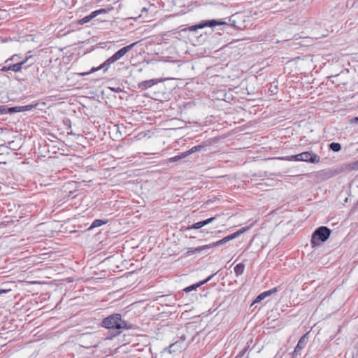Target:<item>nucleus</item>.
I'll return each instance as SVG.
<instances>
[{"mask_svg":"<svg viewBox=\"0 0 358 358\" xmlns=\"http://www.w3.org/2000/svg\"><path fill=\"white\" fill-rule=\"evenodd\" d=\"M236 358H238V357H236Z\"/></svg>","mask_w":358,"mask_h":358,"instance_id":"nucleus-36","label":"nucleus"},{"mask_svg":"<svg viewBox=\"0 0 358 358\" xmlns=\"http://www.w3.org/2000/svg\"><path fill=\"white\" fill-rule=\"evenodd\" d=\"M96 16L94 13V12H92L91 14H90L89 15H87L85 16V17L82 18L80 20V24H85V23H87V22H89L91 20H92L93 18H94Z\"/></svg>","mask_w":358,"mask_h":358,"instance_id":"nucleus-15","label":"nucleus"},{"mask_svg":"<svg viewBox=\"0 0 358 358\" xmlns=\"http://www.w3.org/2000/svg\"><path fill=\"white\" fill-rule=\"evenodd\" d=\"M331 231L327 227H320L313 234L311 243L313 247L320 245L326 241L330 236Z\"/></svg>","mask_w":358,"mask_h":358,"instance_id":"nucleus-3","label":"nucleus"},{"mask_svg":"<svg viewBox=\"0 0 358 358\" xmlns=\"http://www.w3.org/2000/svg\"><path fill=\"white\" fill-rule=\"evenodd\" d=\"M210 248H211V246L210 244H208V245H205L200 246L198 248H195L194 251H195V252H200L203 250H205L206 249H210Z\"/></svg>","mask_w":358,"mask_h":358,"instance_id":"nucleus-21","label":"nucleus"},{"mask_svg":"<svg viewBox=\"0 0 358 358\" xmlns=\"http://www.w3.org/2000/svg\"><path fill=\"white\" fill-rule=\"evenodd\" d=\"M184 349H185V344L184 341H176L169 345L168 350L164 348V350L161 352V354H164L166 352L171 354L172 352H176L177 351L181 352Z\"/></svg>","mask_w":358,"mask_h":358,"instance_id":"nucleus-6","label":"nucleus"},{"mask_svg":"<svg viewBox=\"0 0 358 358\" xmlns=\"http://www.w3.org/2000/svg\"><path fill=\"white\" fill-rule=\"evenodd\" d=\"M106 12L107 11L106 9L101 8V9L94 11V13L95 16L96 17L98 15L101 14V13H106Z\"/></svg>","mask_w":358,"mask_h":358,"instance_id":"nucleus-26","label":"nucleus"},{"mask_svg":"<svg viewBox=\"0 0 358 358\" xmlns=\"http://www.w3.org/2000/svg\"><path fill=\"white\" fill-rule=\"evenodd\" d=\"M194 253H196V252L194 251V248H190L188 249L187 254L191 255V254H194Z\"/></svg>","mask_w":358,"mask_h":358,"instance_id":"nucleus-29","label":"nucleus"},{"mask_svg":"<svg viewBox=\"0 0 358 358\" xmlns=\"http://www.w3.org/2000/svg\"><path fill=\"white\" fill-rule=\"evenodd\" d=\"M348 169L358 170V160L347 165Z\"/></svg>","mask_w":358,"mask_h":358,"instance_id":"nucleus-20","label":"nucleus"},{"mask_svg":"<svg viewBox=\"0 0 358 358\" xmlns=\"http://www.w3.org/2000/svg\"><path fill=\"white\" fill-rule=\"evenodd\" d=\"M250 229V227H243L241 229L238 230L235 233H233V235L234 236L235 238H237L239 235L242 234L245 231H248Z\"/></svg>","mask_w":358,"mask_h":358,"instance_id":"nucleus-19","label":"nucleus"},{"mask_svg":"<svg viewBox=\"0 0 358 358\" xmlns=\"http://www.w3.org/2000/svg\"><path fill=\"white\" fill-rule=\"evenodd\" d=\"M226 24L227 23L225 22H223L222 20H211L203 21L198 24L191 26L188 28V29L190 31H196L199 29H203L206 27H213L216 25H221V24Z\"/></svg>","mask_w":358,"mask_h":358,"instance_id":"nucleus-5","label":"nucleus"},{"mask_svg":"<svg viewBox=\"0 0 358 358\" xmlns=\"http://www.w3.org/2000/svg\"><path fill=\"white\" fill-rule=\"evenodd\" d=\"M166 296L164 295L158 296V304H162L165 302Z\"/></svg>","mask_w":358,"mask_h":358,"instance_id":"nucleus-24","label":"nucleus"},{"mask_svg":"<svg viewBox=\"0 0 358 358\" xmlns=\"http://www.w3.org/2000/svg\"><path fill=\"white\" fill-rule=\"evenodd\" d=\"M32 57V56H29V57H26V59L24 60H23L22 62H18L17 64H13V65H10L8 66V69H10V71H15V72H18L20 71H21L22 68V66L27 62V61L31 59Z\"/></svg>","mask_w":358,"mask_h":358,"instance_id":"nucleus-10","label":"nucleus"},{"mask_svg":"<svg viewBox=\"0 0 358 358\" xmlns=\"http://www.w3.org/2000/svg\"><path fill=\"white\" fill-rule=\"evenodd\" d=\"M244 268H245V266L243 264H242V263L238 264L234 267V272H235L236 275H241L244 271Z\"/></svg>","mask_w":358,"mask_h":358,"instance_id":"nucleus-13","label":"nucleus"},{"mask_svg":"<svg viewBox=\"0 0 358 358\" xmlns=\"http://www.w3.org/2000/svg\"><path fill=\"white\" fill-rule=\"evenodd\" d=\"M164 88H165L164 82L158 80V90H162V98L158 97V101H164L169 100L170 99L171 88H169V90H166V91H164Z\"/></svg>","mask_w":358,"mask_h":358,"instance_id":"nucleus-7","label":"nucleus"},{"mask_svg":"<svg viewBox=\"0 0 358 358\" xmlns=\"http://www.w3.org/2000/svg\"><path fill=\"white\" fill-rule=\"evenodd\" d=\"M34 108L33 105H27L24 106H21L18 108V110H17V108H10L9 110L10 111H26L29 110Z\"/></svg>","mask_w":358,"mask_h":358,"instance_id":"nucleus-14","label":"nucleus"},{"mask_svg":"<svg viewBox=\"0 0 358 358\" xmlns=\"http://www.w3.org/2000/svg\"><path fill=\"white\" fill-rule=\"evenodd\" d=\"M234 238H235L234 236L233 235V234H230V235H229L227 236L224 237L222 239H221V240H220L218 241L210 243V245L211 248H214V247H216V246H220V245H222L223 244H225L226 243H227L229 241H231V240H233Z\"/></svg>","mask_w":358,"mask_h":358,"instance_id":"nucleus-11","label":"nucleus"},{"mask_svg":"<svg viewBox=\"0 0 358 358\" xmlns=\"http://www.w3.org/2000/svg\"><path fill=\"white\" fill-rule=\"evenodd\" d=\"M234 16H232L230 19H229V22H231V25L234 26V27H238L236 24H235V20L233 19Z\"/></svg>","mask_w":358,"mask_h":358,"instance_id":"nucleus-30","label":"nucleus"},{"mask_svg":"<svg viewBox=\"0 0 358 358\" xmlns=\"http://www.w3.org/2000/svg\"><path fill=\"white\" fill-rule=\"evenodd\" d=\"M280 159L287 160V161H302L310 163H318L320 161V157L314 153L310 152H303L302 153L287 156L285 157H280Z\"/></svg>","mask_w":358,"mask_h":358,"instance_id":"nucleus-4","label":"nucleus"},{"mask_svg":"<svg viewBox=\"0 0 358 358\" xmlns=\"http://www.w3.org/2000/svg\"><path fill=\"white\" fill-rule=\"evenodd\" d=\"M213 276V275H211L208 278H206V280L201 281V282H199L198 284H196V285H193L189 286V287H186L184 290L185 292H190V291H192V290L199 287L201 285H203L206 282H208L212 278Z\"/></svg>","mask_w":358,"mask_h":358,"instance_id":"nucleus-12","label":"nucleus"},{"mask_svg":"<svg viewBox=\"0 0 358 358\" xmlns=\"http://www.w3.org/2000/svg\"><path fill=\"white\" fill-rule=\"evenodd\" d=\"M329 148L331 150H332L334 152H338L341 149V145L338 143H331L329 145Z\"/></svg>","mask_w":358,"mask_h":358,"instance_id":"nucleus-17","label":"nucleus"},{"mask_svg":"<svg viewBox=\"0 0 358 358\" xmlns=\"http://www.w3.org/2000/svg\"><path fill=\"white\" fill-rule=\"evenodd\" d=\"M278 291V287H274L270 290L266 291L264 292L261 293L257 296V297L254 301L253 303H259L263 299H264L266 297L275 293Z\"/></svg>","mask_w":358,"mask_h":358,"instance_id":"nucleus-9","label":"nucleus"},{"mask_svg":"<svg viewBox=\"0 0 358 358\" xmlns=\"http://www.w3.org/2000/svg\"><path fill=\"white\" fill-rule=\"evenodd\" d=\"M180 158H181L180 157H175L171 158L170 160L172 161V162H176L178 159H180Z\"/></svg>","mask_w":358,"mask_h":358,"instance_id":"nucleus-32","label":"nucleus"},{"mask_svg":"<svg viewBox=\"0 0 358 358\" xmlns=\"http://www.w3.org/2000/svg\"><path fill=\"white\" fill-rule=\"evenodd\" d=\"M204 225H203V223L202 221H200V222H196L194 223L192 227H191V229H200L201 227H203Z\"/></svg>","mask_w":358,"mask_h":358,"instance_id":"nucleus-22","label":"nucleus"},{"mask_svg":"<svg viewBox=\"0 0 358 358\" xmlns=\"http://www.w3.org/2000/svg\"><path fill=\"white\" fill-rule=\"evenodd\" d=\"M16 57H17V55H14V56H13V57H12V58H11L10 59H12V60H13V59H14Z\"/></svg>","mask_w":358,"mask_h":358,"instance_id":"nucleus-35","label":"nucleus"},{"mask_svg":"<svg viewBox=\"0 0 358 358\" xmlns=\"http://www.w3.org/2000/svg\"><path fill=\"white\" fill-rule=\"evenodd\" d=\"M215 218H216V216L212 217L210 218H208V219H207L206 220L202 221L203 223V225L205 226L206 224H208L211 223L213 220H215Z\"/></svg>","mask_w":358,"mask_h":358,"instance_id":"nucleus-23","label":"nucleus"},{"mask_svg":"<svg viewBox=\"0 0 358 358\" xmlns=\"http://www.w3.org/2000/svg\"><path fill=\"white\" fill-rule=\"evenodd\" d=\"M7 292H8V290H6V289H0V294H1L3 293H6Z\"/></svg>","mask_w":358,"mask_h":358,"instance_id":"nucleus-34","label":"nucleus"},{"mask_svg":"<svg viewBox=\"0 0 358 358\" xmlns=\"http://www.w3.org/2000/svg\"><path fill=\"white\" fill-rule=\"evenodd\" d=\"M103 326L110 329H128L131 328V325H127V322L122 320L121 315L115 314L103 319L102 322Z\"/></svg>","mask_w":358,"mask_h":358,"instance_id":"nucleus-2","label":"nucleus"},{"mask_svg":"<svg viewBox=\"0 0 358 358\" xmlns=\"http://www.w3.org/2000/svg\"><path fill=\"white\" fill-rule=\"evenodd\" d=\"M135 44L136 43H134L121 48L98 67H92L89 72L79 73H78V75L84 76L101 69H103V71L106 72L110 68L111 64L121 59L127 52H128L132 48L133 46L135 45Z\"/></svg>","mask_w":358,"mask_h":358,"instance_id":"nucleus-1","label":"nucleus"},{"mask_svg":"<svg viewBox=\"0 0 358 358\" xmlns=\"http://www.w3.org/2000/svg\"><path fill=\"white\" fill-rule=\"evenodd\" d=\"M1 71H10V69H8V66H3L2 69H1Z\"/></svg>","mask_w":358,"mask_h":358,"instance_id":"nucleus-33","label":"nucleus"},{"mask_svg":"<svg viewBox=\"0 0 358 358\" xmlns=\"http://www.w3.org/2000/svg\"><path fill=\"white\" fill-rule=\"evenodd\" d=\"M6 113V108L4 106H0V114Z\"/></svg>","mask_w":358,"mask_h":358,"instance_id":"nucleus-27","label":"nucleus"},{"mask_svg":"<svg viewBox=\"0 0 358 358\" xmlns=\"http://www.w3.org/2000/svg\"><path fill=\"white\" fill-rule=\"evenodd\" d=\"M155 83V80H146L141 83V86L143 87L148 88V87H150L154 85Z\"/></svg>","mask_w":358,"mask_h":358,"instance_id":"nucleus-18","label":"nucleus"},{"mask_svg":"<svg viewBox=\"0 0 358 358\" xmlns=\"http://www.w3.org/2000/svg\"><path fill=\"white\" fill-rule=\"evenodd\" d=\"M201 148V145H196V146H194V147L192 148L189 150V153H193V152H196V151L199 150Z\"/></svg>","mask_w":358,"mask_h":358,"instance_id":"nucleus-25","label":"nucleus"},{"mask_svg":"<svg viewBox=\"0 0 358 358\" xmlns=\"http://www.w3.org/2000/svg\"><path fill=\"white\" fill-rule=\"evenodd\" d=\"M106 223H107V221H103V220H99V219H97V220H95L92 222V225H91L90 228H95V227H100V226H101V225H103V224H106Z\"/></svg>","mask_w":358,"mask_h":358,"instance_id":"nucleus-16","label":"nucleus"},{"mask_svg":"<svg viewBox=\"0 0 358 358\" xmlns=\"http://www.w3.org/2000/svg\"><path fill=\"white\" fill-rule=\"evenodd\" d=\"M330 173H331V176H336L338 173V171L334 170V171H330Z\"/></svg>","mask_w":358,"mask_h":358,"instance_id":"nucleus-31","label":"nucleus"},{"mask_svg":"<svg viewBox=\"0 0 358 358\" xmlns=\"http://www.w3.org/2000/svg\"><path fill=\"white\" fill-rule=\"evenodd\" d=\"M350 122L352 124H357L358 123V117H355L350 120Z\"/></svg>","mask_w":358,"mask_h":358,"instance_id":"nucleus-28","label":"nucleus"},{"mask_svg":"<svg viewBox=\"0 0 358 358\" xmlns=\"http://www.w3.org/2000/svg\"><path fill=\"white\" fill-rule=\"evenodd\" d=\"M307 334L301 337L294 350L293 357H296L299 354L300 350L305 348L307 343Z\"/></svg>","mask_w":358,"mask_h":358,"instance_id":"nucleus-8","label":"nucleus"}]
</instances>
